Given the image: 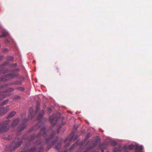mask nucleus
I'll return each mask as SVG.
<instances>
[{
    "mask_svg": "<svg viewBox=\"0 0 152 152\" xmlns=\"http://www.w3.org/2000/svg\"><path fill=\"white\" fill-rule=\"evenodd\" d=\"M18 64L16 63H12L9 65L10 68H14L11 71V72L6 74V76L8 77L9 80L10 79L18 78L20 76L19 73L17 72L20 71V69L19 68H16Z\"/></svg>",
    "mask_w": 152,
    "mask_h": 152,
    "instance_id": "obj_1",
    "label": "nucleus"
},
{
    "mask_svg": "<svg viewBox=\"0 0 152 152\" xmlns=\"http://www.w3.org/2000/svg\"><path fill=\"white\" fill-rule=\"evenodd\" d=\"M22 139L18 137H16L13 142L7 146L6 148V151L10 152L15 150L17 148L20 147L22 143Z\"/></svg>",
    "mask_w": 152,
    "mask_h": 152,
    "instance_id": "obj_2",
    "label": "nucleus"
},
{
    "mask_svg": "<svg viewBox=\"0 0 152 152\" xmlns=\"http://www.w3.org/2000/svg\"><path fill=\"white\" fill-rule=\"evenodd\" d=\"M47 131L45 127L42 128L40 132L36 136L35 134L31 135L30 137L29 138L28 141L31 142L35 139L42 136L45 137L47 136Z\"/></svg>",
    "mask_w": 152,
    "mask_h": 152,
    "instance_id": "obj_3",
    "label": "nucleus"
},
{
    "mask_svg": "<svg viewBox=\"0 0 152 152\" xmlns=\"http://www.w3.org/2000/svg\"><path fill=\"white\" fill-rule=\"evenodd\" d=\"M55 134L54 132H53L48 138L45 139V142L48 144L46 148V150L47 151L49 150L51 148V147L57 142V140L56 139L51 141L52 139L55 137Z\"/></svg>",
    "mask_w": 152,
    "mask_h": 152,
    "instance_id": "obj_4",
    "label": "nucleus"
},
{
    "mask_svg": "<svg viewBox=\"0 0 152 152\" xmlns=\"http://www.w3.org/2000/svg\"><path fill=\"white\" fill-rule=\"evenodd\" d=\"M128 148L130 150L134 149L135 151L134 152H143L142 151L143 149V147L142 145H139L138 144L135 145L131 144L128 146Z\"/></svg>",
    "mask_w": 152,
    "mask_h": 152,
    "instance_id": "obj_5",
    "label": "nucleus"
},
{
    "mask_svg": "<svg viewBox=\"0 0 152 152\" xmlns=\"http://www.w3.org/2000/svg\"><path fill=\"white\" fill-rule=\"evenodd\" d=\"M10 121V120H8L0 123V133L6 132L8 130L9 127L8 125Z\"/></svg>",
    "mask_w": 152,
    "mask_h": 152,
    "instance_id": "obj_6",
    "label": "nucleus"
},
{
    "mask_svg": "<svg viewBox=\"0 0 152 152\" xmlns=\"http://www.w3.org/2000/svg\"><path fill=\"white\" fill-rule=\"evenodd\" d=\"M19 152H25V151L22 150ZM28 152H44L43 148L42 146H41L38 150L35 146H33L28 150Z\"/></svg>",
    "mask_w": 152,
    "mask_h": 152,
    "instance_id": "obj_7",
    "label": "nucleus"
},
{
    "mask_svg": "<svg viewBox=\"0 0 152 152\" xmlns=\"http://www.w3.org/2000/svg\"><path fill=\"white\" fill-rule=\"evenodd\" d=\"M8 86V85L7 84H4L0 86V100L3 99L6 97V95L4 94V93H6L4 92V91H1V90L7 87Z\"/></svg>",
    "mask_w": 152,
    "mask_h": 152,
    "instance_id": "obj_8",
    "label": "nucleus"
},
{
    "mask_svg": "<svg viewBox=\"0 0 152 152\" xmlns=\"http://www.w3.org/2000/svg\"><path fill=\"white\" fill-rule=\"evenodd\" d=\"M59 118V117H56L54 115H53L50 117L49 120L50 122L54 126L56 124L57 121Z\"/></svg>",
    "mask_w": 152,
    "mask_h": 152,
    "instance_id": "obj_9",
    "label": "nucleus"
},
{
    "mask_svg": "<svg viewBox=\"0 0 152 152\" xmlns=\"http://www.w3.org/2000/svg\"><path fill=\"white\" fill-rule=\"evenodd\" d=\"M100 142V140L99 139L97 138L96 139L94 140V142L87 148V150H90L92 149L97 145L98 143Z\"/></svg>",
    "mask_w": 152,
    "mask_h": 152,
    "instance_id": "obj_10",
    "label": "nucleus"
},
{
    "mask_svg": "<svg viewBox=\"0 0 152 152\" xmlns=\"http://www.w3.org/2000/svg\"><path fill=\"white\" fill-rule=\"evenodd\" d=\"M75 134V132H73L70 134L69 136L66 137L64 140L65 143L66 142L68 141L69 142H70L71 141L74 136Z\"/></svg>",
    "mask_w": 152,
    "mask_h": 152,
    "instance_id": "obj_11",
    "label": "nucleus"
},
{
    "mask_svg": "<svg viewBox=\"0 0 152 152\" xmlns=\"http://www.w3.org/2000/svg\"><path fill=\"white\" fill-rule=\"evenodd\" d=\"M9 106H7L5 107H1L0 108V115L6 113L9 109Z\"/></svg>",
    "mask_w": 152,
    "mask_h": 152,
    "instance_id": "obj_12",
    "label": "nucleus"
},
{
    "mask_svg": "<svg viewBox=\"0 0 152 152\" xmlns=\"http://www.w3.org/2000/svg\"><path fill=\"white\" fill-rule=\"evenodd\" d=\"M26 124H20L17 129L18 132H21L26 128Z\"/></svg>",
    "mask_w": 152,
    "mask_h": 152,
    "instance_id": "obj_13",
    "label": "nucleus"
},
{
    "mask_svg": "<svg viewBox=\"0 0 152 152\" xmlns=\"http://www.w3.org/2000/svg\"><path fill=\"white\" fill-rule=\"evenodd\" d=\"M45 113V111L44 110H41L38 113V115L37 117V119L39 121H40L42 119L44 114Z\"/></svg>",
    "mask_w": 152,
    "mask_h": 152,
    "instance_id": "obj_14",
    "label": "nucleus"
},
{
    "mask_svg": "<svg viewBox=\"0 0 152 152\" xmlns=\"http://www.w3.org/2000/svg\"><path fill=\"white\" fill-rule=\"evenodd\" d=\"M19 121L20 119L19 118H16L12 122L11 124V126L12 127H15L16 126Z\"/></svg>",
    "mask_w": 152,
    "mask_h": 152,
    "instance_id": "obj_15",
    "label": "nucleus"
},
{
    "mask_svg": "<svg viewBox=\"0 0 152 152\" xmlns=\"http://www.w3.org/2000/svg\"><path fill=\"white\" fill-rule=\"evenodd\" d=\"M29 113L28 115V118L29 119H31L33 118L34 117V115H33V110L32 107H31L29 108Z\"/></svg>",
    "mask_w": 152,
    "mask_h": 152,
    "instance_id": "obj_16",
    "label": "nucleus"
},
{
    "mask_svg": "<svg viewBox=\"0 0 152 152\" xmlns=\"http://www.w3.org/2000/svg\"><path fill=\"white\" fill-rule=\"evenodd\" d=\"M8 72V70H6L5 68L3 67V66H0V74H5Z\"/></svg>",
    "mask_w": 152,
    "mask_h": 152,
    "instance_id": "obj_17",
    "label": "nucleus"
},
{
    "mask_svg": "<svg viewBox=\"0 0 152 152\" xmlns=\"http://www.w3.org/2000/svg\"><path fill=\"white\" fill-rule=\"evenodd\" d=\"M22 81L21 80H16L13 82L12 83H9V85H20L22 84Z\"/></svg>",
    "mask_w": 152,
    "mask_h": 152,
    "instance_id": "obj_18",
    "label": "nucleus"
},
{
    "mask_svg": "<svg viewBox=\"0 0 152 152\" xmlns=\"http://www.w3.org/2000/svg\"><path fill=\"white\" fill-rule=\"evenodd\" d=\"M122 149V146L121 145H119L118 147L114 148L113 151L114 152H121Z\"/></svg>",
    "mask_w": 152,
    "mask_h": 152,
    "instance_id": "obj_19",
    "label": "nucleus"
},
{
    "mask_svg": "<svg viewBox=\"0 0 152 152\" xmlns=\"http://www.w3.org/2000/svg\"><path fill=\"white\" fill-rule=\"evenodd\" d=\"M16 114V112L15 111H12L7 116V118H12Z\"/></svg>",
    "mask_w": 152,
    "mask_h": 152,
    "instance_id": "obj_20",
    "label": "nucleus"
},
{
    "mask_svg": "<svg viewBox=\"0 0 152 152\" xmlns=\"http://www.w3.org/2000/svg\"><path fill=\"white\" fill-rule=\"evenodd\" d=\"M1 81H7L9 80L8 77L6 76V75L1 77Z\"/></svg>",
    "mask_w": 152,
    "mask_h": 152,
    "instance_id": "obj_21",
    "label": "nucleus"
},
{
    "mask_svg": "<svg viewBox=\"0 0 152 152\" xmlns=\"http://www.w3.org/2000/svg\"><path fill=\"white\" fill-rule=\"evenodd\" d=\"M64 124H65V123H64V122H63L61 124L59 125L58 128L57 129V134H59V133H60V130L61 129V128L62 127V126L64 125Z\"/></svg>",
    "mask_w": 152,
    "mask_h": 152,
    "instance_id": "obj_22",
    "label": "nucleus"
},
{
    "mask_svg": "<svg viewBox=\"0 0 152 152\" xmlns=\"http://www.w3.org/2000/svg\"><path fill=\"white\" fill-rule=\"evenodd\" d=\"M7 59L8 61H13L14 58L12 56H8L7 57Z\"/></svg>",
    "mask_w": 152,
    "mask_h": 152,
    "instance_id": "obj_23",
    "label": "nucleus"
},
{
    "mask_svg": "<svg viewBox=\"0 0 152 152\" xmlns=\"http://www.w3.org/2000/svg\"><path fill=\"white\" fill-rule=\"evenodd\" d=\"M14 90V88H8L7 90L4 91V92L6 93H9L11 92L12 91Z\"/></svg>",
    "mask_w": 152,
    "mask_h": 152,
    "instance_id": "obj_24",
    "label": "nucleus"
},
{
    "mask_svg": "<svg viewBox=\"0 0 152 152\" xmlns=\"http://www.w3.org/2000/svg\"><path fill=\"white\" fill-rule=\"evenodd\" d=\"M91 134L90 132H88L85 138L84 139V141H86L87 140L89 139L91 136Z\"/></svg>",
    "mask_w": 152,
    "mask_h": 152,
    "instance_id": "obj_25",
    "label": "nucleus"
},
{
    "mask_svg": "<svg viewBox=\"0 0 152 152\" xmlns=\"http://www.w3.org/2000/svg\"><path fill=\"white\" fill-rule=\"evenodd\" d=\"M9 101V100L8 99L5 100L0 103V105L1 106H2L6 104Z\"/></svg>",
    "mask_w": 152,
    "mask_h": 152,
    "instance_id": "obj_26",
    "label": "nucleus"
},
{
    "mask_svg": "<svg viewBox=\"0 0 152 152\" xmlns=\"http://www.w3.org/2000/svg\"><path fill=\"white\" fill-rule=\"evenodd\" d=\"M40 103L38 101L37 102V106H36V113L38 112V110L39 109Z\"/></svg>",
    "mask_w": 152,
    "mask_h": 152,
    "instance_id": "obj_27",
    "label": "nucleus"
},
{
    "mask_svg": "<svg viewBox=\"0 0 152 152\" xmlns=\"http://www.w3.org/2000/svg\"><path fill=\"white\" fill-rule=\"evenodd\" d=\"M61 146V142H59L57 143V145L56 146V148L57 150L59 149Z\"/></svg>",
    "mask_w": 152,
    "mask_h": 152,
    "instance_id": "obj_28",
    "label": "nucleus"
},
{
    "mask_svg": "<svg viewBox=\"0 0 152 152\" xmlns=\"http://www.w3.org/2000/svg\"><path fill=\"white\" fill-rule=\"evenodd\" d=\"M9 64V62L8 61H5L1 65V66H4L8 65Z\"/></svg>",
    "mask_w": 152,
    "mask_h": 152,
    "instance_id": "obj_29",
    "label": "nucleus"
},
{
    "mask_svg": "<svg viewBox=\"0 0 152 152\" xmlns=\"http://www.w3.org/2000/svg\"><path fill=\"white\" fill-rule=\"evenodd\" d=\"M22 139V140H28L29 137H28L26 136V135H23L22 137L20 138Z\"/></svg>",
    "mask_w": 152,
    "mask_h": 152,
    "instance_id": "obj_30",
    "label": "nucleus"
},
{
    "mask_svg": "<svg viewBox=\"0 0 152 152\" xmlns=\"http://www.w3.org/2000/svg\"><path fill=\"white\" fill-rule=\"evenodd\" d=\"M3 138L5 140H10L12 138V137L10 136H9L7 137H4Z\"/></svg>",
    "mask_w": 152,
    "mask_h": 152,
    "instance_id": "obj_31",
    "label": "nucleus"
},
{
    "mask_svg": "<svg viewBox=\"0 0 152 152\" xmlns=\"http://www.w3.org/2000/svg\"><path fill=\"white\" fill-rule=\"evenodd\" d=\"M35 143L37 145H39V144H41V140H36L35 142Z\"/></svg>",
    "mask_w": 152,
    "mask_h": 152,
    "instance_id": "obj_32",
    "label": "nucleus"
},
{
    "mask_svg": "<svg viewBox=\"0 0 152 152\" xmlns=\"http://www.w3.org/2000/svg\"><path fill=\"white\" fill-rule=\"evenodd\" d=\"M111 144L112 145L115 146L117 145V143L116 141H113L111 142Z\"/></svg>",
    "mask_w": 152,
    "mask_h": 152,
    "instance_id": "obj_33",
    "label": "nucleus"
},
{
    "mask_svg": "<svg viewBox=\"0 0 152 152\" xmlns=\"http://www.w3.org/2000/svg\"><path fill=\"white\" fill-rule=\"evenodd\" d=\"M20 97L19 96H14L12 98L13 99L16 100L19 99Z\"/></svg>",
    "mask_w": 152,
    "mask_h": 152,
    "instance_id": "obj_34",
    "label": "nucleus"
},
{
    "mask_svg": "<svg viewBox=\"0 0 152 152\" xmlns=\"http://www.w3.org/2000/svg\"><path fill=\"white\" fill-rule=\"evenodd\" d=\"M27 122V119L26 118H25L22 121V122L21 124H26V122Z\"/></svg>",
    "mask_w": 152,
    "mask_h": 152,
    "instance_id": "obj_35",
    "label": "nucleus"
},
{
    "mask_svg": "<svg viewBox=\"0 0 152 152\" xmlns=\"http://www.w3.org/2000/svg\"><path fill=\"white\" fill-rule=\"evenodd\" d=\"M76 143H75V144H72V145L70 147L69 149V150H71L72 149H73L75 148V146L76 145Z\"/></svg>",
    "mask_w": 152,
    "mask_h": 152,
    "instance_id": "obj_36",
    "label": "nucleus"
},
{
    "mask_svg": "<svg viewBox=\"0 0 152 152\" xmlns=\"http://www.w3.org/2000/svg\"><path fill=\"white\" fill-rule=\"evenodd\" d=\"M17 89H19L21 91H24L25 90L24 88L22 87H19L17 88Z\"/></svg>",
    "mask_w": 152,
    "mask_h": 152,
    "instance_id": "obj_37",
    "label": "nucleus"
},
{
    "mask_svg": "<svg viewBox=\"0 0 152 152\" xmlns=\"http://www.w3.org/2000/svg\"><path fill=\"white\" fill-rule=\"evenodd\" d=\"M7 34L5 32H3L2 33V34L1 35V37H3L7 36Z\"/></svg>",
    "mask_w": 152,
    "mask_h": 152,
    "instance_id": "obj_38",
    "label": "nucleus"
},
{
    "mask_svg": "<svg viewBox=\"0 0 152 152\" xmlns=\"http://www.w3.org/2000/svg\"><path fill=\"white\" fill-rule=\"evenodd\" d=\"M123 149L124 150H127V149H128V147H127L126 146V145H124L123 147Z\"/></svg>",
    "mask_w": 152,
    "mask_h": 152,
    "instance_id": "obj_39",
    "label": "nucleus"
},
{
    "mask_svg": "<svg viewBox=\"0 0 152 152\" xmlns=\"http://www.w3.org/2000/svg\"><path fill=\"white\" fill-rule=\"evenodd\" d=\"M78 128V127L76 126H74V129L75 131H76Z\"/></svg>",
    "mask_w": 152,
    "mask_h": 152,
    "instance_id": "obj_40",
    "label": "nucleus"
},
{
    "mask_svg": "<svg viewBox=\"0 0 152 152\" xmlns=\"http://www.w3.org/2000/svg\"><path fill=\"white\" fill-rule=\"evenodd\" d=\"M8 49L7 48H5L3 50V52H6L7 51Z\"/></svg>",
    "mask_w": 152,
    "mask_h": 152,
    "instance_id": "obj_41",
    "label": "nucleus"
},
{
    "mask_svg": "<svg viewBox=\"0 0 152 152\" xmlns=\"http://www.w3.org/2000/svg\"><path fill=\"white\" fill-rule=\"evenodd\" d=\"M33 130V128H31L30 129L29 131L28 132H31Z\"/></svg>",
    "mask_w": 152,
    "mask_h": 152,
    "instance_id": "obj_42",
    "label": "nucleus"
},
{
    "mask_svg": "<svg viewBox=\"0 0 152 152\" xmlns=\"http://www.w3.org/2000/svg\"><path fill=\"white\" fill-rule=\"evenodd\" d=\"M70 144L69 143H66L65 145V147H66L69 146L70 145Z\"/></svg>",
    "mask_w": 152,
    "mask_h": 152,
    "instance_id": "obj_43",
    "label": "nucleus"
},
{
    "mask_svg": "<svg viewBox=\"0 0 152 152\" xmlns=\"http://www.w3.org/2000/svg\"><path fill=\"white\" fill-rule=\"evenodd\" d=\"M3 58L4 56H3L1 55L0 56V61Z\"/></svg>",
    "mask_w": 152,
    "mask_h": 152,
    "instance_id": "obj_44",
    "label": "nucleus"
},
{
    "mask_svg": "<svg viewBox=\"0 0 152 152\" xmlns=\"http://www.w3.org/2000/svg\"><path fill=\"white\" fill-rule=\"evenodd\" d=\"M48 110L49 111H51L52 110L50 108H48Z\"/></svg>",
    "mask_w": 152,
    "mask_h": 152,
    "instance_id": "obj_45",
    "label": "nucleus"
},
{
    "mask_svg": "<svg viewBox=\"0 0 152 152\" xmlns=\"http://www.w3.org/2000/svg\"><path fill=\"white\" fill-rule=\"evenodd\" d=\"M123 152H128L127 150H123Z\"/></svg>",
    "mask_w": 152,
    "mask_h": 152,
    "instance_id": "obj_46",
    "label": "nucleus"
},
{
    "mask_svg": "<svg viewBox=\"0 0 152 152\" xmlns=\"http://www.w3.org/2000/svg\"><path fill=\"white\" fill-rule=\"evenodd\" d=\"M89 150H87V149H86V150L84 152H88V151Z\"/></svg>",
    "mask_w": 152,
    "mask_h": 152,
    "instance_id": "obj_47",
    "label": "nucleus"
},
{
    "mask_svg": "<svg viewBox=\"0 0 152 152\" xmlns=\"http://www.w3.org/2000/svg\"><path fill=\"white\" fill-rule=\"evenodd\" d=\"M101 152H104V149H102L101 150Z\"/></svg>",
    "mask_w": 152,
    "mask_h": 152,
    "instance_id": "obj_48",
    "label": "nucleus"
},
{
    "mask_svg": "<svg viewBox=\"0 0 152 152\" xmlns=\"http://www.w3.org/2000/svg\"><path fill=\"white\" fill-rule=\"evenodd\" d=\"M89 142L88 141L86 144V145H88V144H89Z\"/></svg>",
    "mask_w": 152,
    "mask_h": 152,
    "instance_id": "obj_49",
    "label": "nucleus"
},
{
    "mask_svg": "<svg viewBox=\"0 0 152 152\" xmlns=\"http://www.w3.org/2000/svg\"><path fill=\"white\" fill-rule=\"evenodd\" d=\"M22 77V79H23V80H24V77Z\"/></svg>",
    "mask_w": 152,
    "mask_h": 152,
    "instance_id": "obj_50",
    "label": "nucleus"
},
{
    "mask_svg": "<svg viewBox=\"0 0 152 152\" xmlns=\"http://www.w3.org/2000/svg\"><path fill=\"white\" fill-rule=\"evenodd\" d=\"M105 148H106V147H104V149H105Z\"/></svg>",
    "mask_w": 152,
    "mask_h": 152,
    "instance_id": "obj_51",
    "label": "nucleus"
},
{
    "mask_svg": "<svg viewBox=\"0 0 152 152\" xmlns=\"http://www.w3.org/2000/svg\"><path fill=\"white\" fill-rule=\"evenodd\" d=\"M77 139V138L76 137H75V140H76Z\"/></svg>",
    "mask_w": 152,
    "mask_h": 152,
    "instance_id": "obj_52",
    "label": "nucleus"
},
{
    "mask_svg": "<svg viewBox=\"0 0 152 152\" xmlns=\"http://www.w3.org/2000/svg\"><path fill=\"white\" fill-rule=\"evenodd\" d=\"M1 80V77L0 78V81Z\"/></svg>",
    "mask_w": 152,
    "mask_h": 152,
    "instance_id": "obj_53",
    "label": "nucleus"
},
{
    "mask_svg": "<svg viewBox=\"0 0 152 152\" xmlns=\"http://www.w3.org/2000/svg\"><path fill=\"white\" fill-rule=\"evenodd\" d=\"M40 126H38V128H39L40 127Z\"/></svg>",
    "mask_w": 152,
    "mask_h": 152,
    "instance_id": "obj_54",
    "label": "nucleus"
},
{
    "mask_svg": "<svg viewBox=\"0 0 152 152\" xmlns=\"http://www.w3.org/2000/svg\"><path fill=\"white\" fill-rule=\"evenodd\" d=\"M104 132V131H102V132Z\"/></svg>",
    "mask_w": 152,
    "mask_h": 152,
    "instance_id": "obj_55",
    "label": "nucleus"
},
{
    "mask_svg": "<svg viewBox=\"0 0 152 152\" xmlns=\"http://www.w3.org/2000/svg\"><path fill=\"white\" fill-rule=\"evenodd\" d=\"M34 61V62H35V61Z\"/></svg>",
    "mask_w": 152,
    "mask_h": 152,
    "instance_id": "obj_56",
    "label": "nucleus"
},
{
    "mask_svg": "<svg viewBox=\"0 0 152 152\" xmlns=\"http://www.w3.org/2000/svg\"><path fill=\"white\" fill-rule=\"evenodd\" d=\"M34 61V62H35V61Z\"/></svg>",
    "mask_w": 152,
    "mask_h": 152,
    "instance_id": "obj_57",
    "label": "nucleus"
},
{
    "mask_svg": "<svg viewBox=\"0 0 152 152\" xmlns=\"http://www.w3.org/2000/svg\"><path fill=\"white\" fill-rule=\"evenodd\" d=\"M1 35H0V38H1Z\"/></svg>",
    "mask_w": 152,
    "mask_h": 152,
    "instance_id": "obj_58",
    "label": "nucleus"
}]
</instances>
